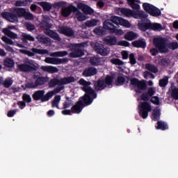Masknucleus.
<instances>
[{
	"label": "nucleus",
	"instance_id": "f257e3e1",
	"mask_svg": "<svg viewBox=\"0 0 178 178\" xmlns=\"http://www.w3.org/2000/svg\"><path fill=\"white\" fill-rule=\"evenodd\" d=\"M153 44L155 47L150 49L149 52L152 56H156L158 54H168V40L165 38H155L153 39Z\"/></svg>",
	"mask_w": 178,
	"mask_h": 178
},
{
	"label": "nucleus",
	"instance_id": "f03ea898",
	"mask_svg": "<svg viewBox=\"0 0 178 178\" xmlns=\"http://www.w3.org/2000/svg\"><path fill=\"white\" fill-rule=\"evenodd\" d=\"M65 89V86L57 87L54 90L49 91L45 94V90H39L34 92L32 95L33 101H41V102H47L49 99L52 98L53 95L58 94L62 90Z\"/></svg>",
	"mask_w": 178,
	"mask_h": 178
},
{
	"label": "nucleus",
	"instance_id": "7ed1b4c3",
	"mask_svg": "<svg viewBox=\"0 0 178 178\" xmlns=\"http://www.w3.org/2000/svg\"><path fill=\"white\" fill-rule=\"evenodd\" d=\"M70 106H72L71 110L72 113H76L78 115L81 113L83 109H84L82 101L78 100L74 104V102L72 99V97L66 96L65 101L63 103V109H67Z\"/></svg>",
	"mask_w": 178,
	"mask_h": 178
},
{
	"label": "nucleus",
	"instance_id": "20e7f679",
	"mask_svg": "<svg viewBox=\"0 0 178 178\" xmlns=\"http://www.w3.org/2000/svg\"><path fill=\"white\" fill-rule=\"evenodd\" d=\"M121 19L122 17H120L114 16L111 17V19H106L103 23V29L107 30L111 34L116 33V26L114 24L119 26Z\"/></svg>",
	"mask_w": 178,
	"mask_h": 178
},
{
	"label": "nucleus",
	"instance_id": "39448f33",
	"mask_svg": "<svg viewBox=\"0 0 178 178\" xmlns=\"http://www.w3.org/2000/svg\"><path fill=\"white\" fill-rule=\"evenodd\" d=\"M74 81H76L74 76H67L60 78V79L58 78H53L50 79L49 82V87L54 88L56 87V86H58V87H63V86L74 83Z\"/></svg>",
	"mask_w": 178,
	"mask_h": 178
},
{
	"label": "nucleus",
	"instance_id": "423d86ee",
	"mask_svg": "<svg viewBox=\"0 0 178 178\" xmlns=\"http://www.w3.org/2000/svg\"><path fill=\"white\" fill-rule=\"evenodd\" d=\"M81 47H83V44H81V43L68 44L67 48H68L70 51H72V52L69 54L70 58H81V56H83L84 55V51H83V49H81Z\"/></svg>",
	"mask_w": 178,
	"mask_h": 178
},
{
	"label": "nucleus",
	"instance_id": "0eeeda50",
	"mask_svg": "<svg viewBox=\"0 0 178 178\" xmlns=\"http://www.w3.org/2000/svg\"><path fill=\"white\" fill-rule=\"evenodd\" d=\"M97 97V92H85L84 95L79 97V101H81L83 107L86 108V106L91 105Z\"/></svg>",
	"mask_w": 178,
	"mask_h": 178
},
{
	"label": "nucleus",
	"instance_id": "6e6552de",
	"mask_svg": "<svg viewBox=\"0 0 178 178\" xmlns=\"http://www.w3.org/2000/svg\"><path fill=\"white\" fill-rule=\"evenodd\" d=\"M143 8L144 9L145 12L149 13L150 16H153L154 17H158L162 15L161 10L154 6H152L151 3H144L143 4Z\"/></svg>",
	"mask_w": 178,
	"mask_h": 178
},
{
	"label": "nucleus",
	"instance_id": "1a4fd4ad",
	"mask_svg": "<svg viewBox=\"0 0 178 178\" xmlns=\"http://www.w3.org/2000/svg\"><path fill=\"white\" fill-rule=\"evenodd\" d=\"M152 111L151 104L147 102H143L139 105V115L143 119H147L148 118V113Z\"/></svg>",
	"mask_w": 178,
	"mask_h": 178
},
{
	"label": "nucleus",
	"instance_id": "9d476101",
	"mask_svg": "<svg viewBox=\"0 0 178 178\" xmlns=\"http://www.w3.org/2000/svg\"><path fill=\"white\" fill-rule=\"evenodd\" d=\"M93 49L96 54L101 55V56H106L109 54V48L105 47L101 43H95L93 46Z\"/></svg>",
	"mask_w": 178,
	"mask_h": 178
},
{
	"label": "nucleus",
	"instance_id": "9b49d317",
	"mask_svg": "<svg viewBox=\"0 0 178 178\" xmlns=\"http://www.w3.org/2000/svg\"><path fill=\"white\" fill-rule=\"evenodd\" d=\"M33 79L35 80V84L38 87V86H44L45 83H47L49 78L42 76L40 72H35L33 75Z\"/></svg>",
	"mask_w": 178,
	"mask_h": 178
},
{
	"label": "nucleus",
	"instance_id": "f8f14e48",
	"mask_svg": "<svg viewBox=\"0 0 178 178\" xmlns=\"http://www.w3.org/2000/svg\"><path fill=\"white\" fill-rule=\"evenodd\" d=\"M44 62L45 63H49L50 65H62V63H67L69 60L66 58H59L47 57L44 59Z\"/></svg>",
	"mask_w": 178,
	"mask_h": 178
},
{
	"label": "nucleus",
	"instance_id": "ddd939ff",
	"mask_svg": "<svg viewBox=\"0 0 178 178\" xmlns=\"http://www.w3.org/2000/svg\"><path fill=\"white\" fill-rule=\"evenodd\" d=\"M1 16L8 22H10V23H15V22H17L19 19L17 18V15L16 14L9 12H3L1 13Z\"/></svg>",
	"mask_w": 178,
	"mask_h": 178
},
{
	"label": "nucleus",
	"instance_id": "4468645a",
	"mask_svg": "<svg viewBox=\"0 0 178 178\" xmlns=\"http://www.w3.org/2000/svg\"><path fill=\"white\" fill-rule=\"evenodd\" d=\"M94 90L95 92H98V91H103L106 88V86L105 85V81L104 79H99L93 83Z\"/></svg>",
	"mask_w": 178,
	"mask_h": 178
},
{
	"label": "nucleus",
	"instance_id": "2eb2a0df",
	"mask_svg": "<svg viewBox=\"0 0 178 178\" xmlns=\"http://www.w3.org/2000/svg\"><path fill=\"white\" fill-rule=\"evenodd\" d=\"M59 33L66 35V37H73L74 36V31L73 29L68 26H61L59 29Z\"/></svg>",
	"mask_w": 178,
	"mask_h": 178
},
{
	"label": "nucleus",
	"instance_id": "dca6fc26",
	"mask_svg": "<svg viewBox=\"0 0 178 178\" xmlns=\"http://www.w3.org/2000/svg\"><path fill=\"white\" fill-rule=\"evenodd\" d=\"M44 33L46 34V35H48V37H50V38H52L53 40L56 41H62V38L59 37V34H58V33L55 32L54 31L44 29Z\"/></svg>",
	"mask_w": 178,
	"mask_h": 178
},
{
	"label": "nucleus",
	"instance_id": "f3484780",
	"mask_svg": "<svg viewBox=\"0 0 178 178\" xmlns=\"http://www.w3.org/2000/svg\"><path fill=\"white\" fill-rule=\"evenodd\" d=\"M97 72V68L88 67L83 70L82 76H83V77H92V76H95Z\"/></svg>",
	"mask_w": 178,
	"mask_h": 178
},
{
	"label": "nucleus",
	"instance_id": "a211bd4d",
	"mask_svg": "<svg viewBox=\"0 0 178 178\" xmlns=\"http://www.w3.org/2000/svg\"><path fill=\"white\" fill-rule=\"evenodd\" d=\"M40 69L42 70V72H45L49 74H54L59 72V69H58V67L52 65H42L40 67Z\"/></svg>",
	"mask_w": 178,
	"mask_h": 178
},
{
	"label": "nucleus",
	"instance_id": "6ab92c4d",
	"mask_svg": "<svg viewBox=\"0 0 178 178\" xmlns=\"http://www.w3.org/2000/svg\"><path fill=\"white\" fill-rule=\"evenodd\" d=\"M19 69L22 70V72H33L34 70H37V67L35 65H30L29 64H21L19 65Z\"/></svg>",
	"mask_w": 178,
	"mask_h": 178
},
{
	"label": "nucleus",
	"instance_id": "aec40b11",
	"mask_svg": "<svg viewBox=\"0 0 178 178\" xmlns=\"http://www.w3.org/2000/svg\"><path fill=\"white\" fill-rule=\"evenodd\" d=\"M131 45L134 48H147V42L144 39H139L131 42Z\"/></svg>",
	"mask_w": 178,
	"mask_h": 178
},
{
	"label": "nucleus",
	"instance_id": "412c9836",
	"mask_svg": "<svg viewBox=\"0 0 178 178\" xmlns=\"http://www.w3.org/2000/svg\"><path fill=\"white\" fill-rule=\"evenodd\" d=\"M127 1L129 6H130L131 9H133L135 11L140 10V5L138 4L141 3L140 0H127Z\"/></svg>",
	"mask_w": 178,
	"mask_h": 178
},
{
	"label": "nucleus",
	"instance_id": "4be33fe9",
	"mask_svg": "<svg viewBox=\"0 0 178 178\" xmlns=\"http://www.w3.org/2000/svg\"><path fill=\"white\" fill-rule=\"evenodd\" d=\"M136 87L138 89L135 90L137 94H141V92H143L142 91H145V90H147V83L144 80L139 81Z\"/></svg>",
	"mask_w": 178,
	"mask_h": 178
},
{
	"label": "nucleus",
	"instance_id": "5701e85b",
	"mask_svg": "<svg viewBox=\"0 0 178 178\" xmlns=\"http://www.w3.org/2000/svg\"><path fill=\"white\" fill-rule=\"evenodd\" d=\"M134 19H147L148 17V14H146L145 12L140 10L136 11L134 10Z\"/></svg>",
	"mask_w": 178,
	"mask_h": 178
},
{
	"label": "nucleus",
	"instance_id": "b1692460",
	"mask_svg": "<svg viewBox=\"0 0 178 178\" xmlns=\"http://www.w3.org/2000/svg\"><path fill=\"white\" fill-rule=\"evenodd\" d=\"M138 38V34L134 33V31H128L125 33L124 38L127 41H134L136 38Z\"/></svg>",
	"mask_w": 178,
	"mask_h": 178
},
{
	"label": "nucleus",
	"instance_id": "393cba45",
	"mask_svg": "<svg viewBox=\"0 0 178 178\" xmlns=\"http://www.w3.org/2000/svg\"><path fill=\"white\" fill-rule=\"evenodd\" d=\"M104 42H106V44L107 45H116V43L118 42V39L116 38V37L115 36H106L104 40Z\"/></svg>",
	"mask_w": 178,
	"mask_h": 178
},
{
	"label": "nucleus",
	"instance_id": "a878e982",
	"mask_svg": "<svg viewBox=\"0 0 178 178\" xmlns=\"http://www.w3.org/2000/svg\"><path fill=\"white\" fill-rule=\"evenodd\" d=\"M138 29L141 31H147V30H151V22H139L138 24Z\"/></svg>",
	"mask_w": 178,
	"mask_h": 178
},
{
	"label": "nucleus",
	"instance_id": "bb28decb",
	"mask_svg": "<svg viewBox=\"0 0 178 178\" xmlns=\"http://www.w3.org/2000/svg\"><path fill=\"white\" fill-rule=\"evenodd\" d=\"M26 8H14V12L16 13L17 18L24 17V15H26Z\"/></svg>",
	"mask_w": 178,
	"mask_h": 178
},
{
	"label": "nucleus",
	"instance_id": "cd10ccee",
	"mask_svg": "<svg viewBox=\"0 0 178 178\" xmlns=\"http://www.w3.org/2000/svg\"><path fill=\"white\" fill-rule=\"evenodd\" d=\"M79 7L82 8L83 12L87 13L88 15H92L94 13V10L88 5L81 3L79 5Z\"/></svg>",
	"mask_w": 178,
	"mask_h": 178
},
{
	"label": "nucleus",
	"instance_id": "c85d7f7f",
	"mask_svg": "<svg viewBox=\"0 0 178 178\" xmlns=\"http://www.w3.org/2000/svg\"><path fill=\"white\" fill-rule=\"evenodd\" d=\"M121 13L122 15H124L127 17H133L134 10H131L130 8H122L120 10Z\"/></svg>",
	"mask_w": 178,
	"mask_h": 178
},
{
	"label": "nucleus",
	"instance_id": "c756f323",
	"mask_svg": "<svg viewBox=\"0 0 178 178\" xmlns=\"http://www.w3.org/2000/svg\"><path fill=\"white\" fill-rule=\"evenodd\" d=\"M161 118V110L156 108L152 111V119L154 122H157Z\"/></svg>",
	"mask_w": 178,
	"mask_h": 178
},
{
	"label": "nucleus",
	"instance_id": "7c9ffc66",
	"mask_svg": "<svg viewBox=\"0 0 178 178\" xmlns=\"http://www.w3.org/2000/svg\"><path fill=\"white\" fill-rule=\"evenodd\" d=\"M113 76L107 75L104 80V84L106 87H109V88H112L113 86Z\"/></svg>",
	"mask_w": 178,
	"mask_h": 178
},
{
	"label": "nucleus",
	"instance_id": "2f4dec72",
	"mask_svg": "<svg viewBox=\"0 0 178 178\" xmlns=\"http://www.w3.org/2000/svg\"><path fill=\"white\" fill-rule=\"evenodd\" d=\"M90 86H91V82H88L86 81L85 84L83 85L82 90L84 91V92H95L92 88H91Z\"/></svg>",
	"mask_w": 178,
	"mask_h": 178
},
{
	"label": "nucleus",
	"instance_id": "473e14b6",
	"mask_svg": "<svg viewBox=\"0 0 178 178\" xmlns=\"http://www.w3.org/2000/svg\"><path fill=\"white\" fill-rule=\"evenodd\" d=\"M89 62L92 66H98L101 63V58L97 56H92L90 58Z\"/></svg>",
	"mask_w": 178,
	"mask_h": 178
},
{
	"label": "nucleus",
	"instance_id": "72a5a7b5",
	"mask_svg": "<svg viewBox=\"0 0 178 178\" xmlns=\"http://www.w3.org/2000/svg\"><path fill=\"white\" fill-rule=\"evenodd\" d=\"M157 130H168L169 129V127L168 126V124L166 122H162V121H158L157 122V126L156 127Z\"/></svg>",
	"mask_w": 178,
	"mask_h": 178
},
{
	"label": "nucleus",
	"instance_id": "f704fd0d",
	"mask_svg": "<svg viewBox=\"0 0 178 178\" xmlns=\"http://www.w3.org/2000/svg\"><path fill=\"white\" fill-rule=\"evenodd\" d=\"M60 95H56L54 97V100L51 102V107L52 108H57L58 109H59V104L60 102Z\"/></svg>",
	"mask_w": 178,
	"mask_h": 178
},
{
	"label": "nucleus",
	"instance_id": "c9c22d12",
	"mask_svg": "<svg viewBox=\"0 0 178 178\" xmlns=\"http://www.w3.org/2000/svg\"><path fill=\"white\" fill-rule=\"evenodd\" d=\"M98 22L99 21L97 19L88 20L85 22V26L86 27H95V26H98Z\"/></svg>",
	"mask_w": 178,
	"mask_h": 178
},
{
	"label": "nucleus",
	"instance_id": "e433bc0d",
	"mask_svg": "<svg viewBox=\"0 0 178 178\" xmlns=\"http://www.w3.org/2000/svg\"><path fill=\"white\" fill-rule=\"evenodd\" d=\"M72 12H73V10H72L71 7H65L62 9L61 14L64 17H68L72 14Z\"/></svg>",
	"mask_w": 178,
	"mask_h": 178
},
{
	"label": "nucleus",
	"instance_id": "4c0bfd02",
	"mask_svg": "<svg viewBox=\"0 0 178 178\" xmlns=\"http://www.w3.org/2000/svg\"><path fill=\"white\" fill-rule=\"evenodd\" d=\"M3 33L6 35H8V37H9L10 38H13V40H16V38H17V34L13 33L12 31L8 29H4Z\"/></svg>",
	"mask_w": 178,
	"mask_h": 178
},
{
	"label": "nucleus",
	"instance_id": "58836bf2",
	"mask_svg": "<svg viewBox=\"0 0 178 178\" xmlns=\"http://www.w3.org/2000/svg\"><path fill=\"white\" fill-rule=\"evenodd\" d=\"M145 67H146L147 70H149V72H151L152 73H158V72H159L158 67H156L151 63L146 64Z\"/></svg>",
	"mask_w": 178,
	"mask_h": 178
},
{
	"label": "nucleus",
	"instance_id": "ea45409f",
	"mask_svg": "<svg viewBox=\"0 0 178 178\" xmlns=\"http://www.w3.org/2000/svg\"><path fill=\"white\" fill-rule=\"evenodd\" d=\"M31 51L33 54H38L39 55H47L48 50L44 49L32 48Z\"/></svg>",
	"mask_w": 178,
	"mask_h": 178
},
{
	"label": "nucleus",
	"instance_id": "a19ab883",
	"mask_svg": "<svg viewBox=\"0 0 178 178\" xmlns=\"http://www.w3.org/2000/svg\"><path fill=\"white\" fill-rule=\"evenodd\" d=\"M40 5L44 12H49L52 9V6L49 3L42 1L40 3Z\"/></svg>",
	"mask_w": 178,
	"mask_h": 178
},
{
	"label": "nucleus",
	"instance_id": "79ce46f5",
	"mask_svg": "<svg viewBox=\"0 0 178 178\" xmlns=\"http://www.w3.org/2000/svg\"><path fill=\"white\" fill-rule=\"evenodd\" d=\"M67 56V51H56L53 52L51 54V56H54L56 58H62L63 56Z\"/></svg>",
	"mask_w": 178,
	"mask_h": 178
},
{
	"label": "nucleus",
	"instance_id": "37998d69",
	"mask_svg": "<svg viewBox=\"0 0 178 178\" xmlns=\"http://www.w3.org/2000/svg\"><path fill=\"white\" fill-rule=\"evenodd\" d=\"M6 67H13L15 66V61L12 58H7L3 61Z\"/></svg>",
	"mask_w": 178,
	"mask_h": 178
},
{
	"label": "nucleus",
	"instance_id": "c03bdc74",
	"mask_svg": "<svg viewBox=\"0 0 178 178\" xmlns=\"http://www.w3.org/2000/svg\"><path fill=\"white\" fill-rule=\"evenodd\" d=\"M163 28H162V24H161L151 23L150 30H153L154 31H161L163 30Z\"/></svg>",
	"mask_w": 178,
	"mask_h": 178
},
{
	"label": "nucleus",
	"instance_id": "a18cd8bd",
	"mask_svg": "<svg viewBox=\"0 0 178 178\" xmlns=\"http://www.w3.org/2000/svg\"><path fill=\"white\" fill-rule=\"evenodd\" d=\"M22 41H24V42H26L27 41H32V42L35 41V39L34 38V37L27 33H22Z\"/></svg>",
	"mask_w": 178,
	"mask_h": 178
},
{
	"label": "nucleus",
	"instance_id": "49530a36",
	"mask_svg": "<svg viewBox=\"0 0 178 178\" xmlns=\"http://www.w3.org/2000/svg\"><path fill=\"white\" fill-rule=\"evenodd\" d=\"M15 6H27L30 5V1L29 0H18L15 3Z\"/></svg>",
	"mask_w": 178,
	"mask_h": 178
},
{
	"label": "nucleus",
	"instance_id": "de8ad7c7",
	"mask_svg": "<svg viewBox=\"0 0 178 178\" xmlns=\"http://www.w3.org/2000/svg\"><path fill=\"white\" fill-rule=\"evenodd\" d=\"M124 81H126V79H124V77L118 76L115 85L118 86H123L124 84Z\"/></svg>",
	"mask_w": 178,
	"mask_h": 178
},
{
	"label": "nucleus",
	"instance_id": "09e8293b",
	"mask_svg": "<svg viewBox=\"0 0 178 178\" xmlns=\"http://www.w3.org/2000/svg\"><path fill=\"white\" fill-rule=\"evenodd\" d=\"M22 99H23V102L25 104H26V102L27 104H30L33 101V99H31V96L29 94H27V93H24L22 95Z\"/></svg>",
	"mask_w": 178,
	"mask_h": 178
},
{
	"label": "nucleus",
	"instance_id": "8fccbe9b",
	"mask_svg": "<svg viewBox=\"0 0 178 178\" xmlns=\"http://www.w3.org/2000/svg\"><path fill=\"white\" fill-rule=\"evenodd\" d=\"M111 63L113 65H116L117 66H123V65H124V63L119 58H112L111 60Z\"/></svg>",
	"mask_w": 178,
	"mask_h": 178
},
{
	"label": "nucleus",
	"instance_id": "3c124183",
	"mask_svg": "<svg viewBox=\"0 0 178 178\" xmlns=\"http://www.w3.org/2000/svg\"><path fill=\"white\" fill-rule=\"evenodd\" d=\"M167 48L168 49H172V51H175V49H177L178 48L177 42H172L169 44L167 43Z\"/></svg>",
	"mask_w": 178,
	"mask_h": 178
},
{
	"label": "nucleus",
	"instance_id": "603ef678",
	"mask_svg": "<svg viewBox=\"0 0 178 178\" xmlns=\"http://www.w3.org/2000/svg\"><path fill=\"white\" fill-rule=\"evenodd\" d=\"M169 58H163L159 60V65H160V66H168V65H169Z\"/></svg>",
	"mask_w": 178,
	"mask_h": 178
},
{
	"label": "nucleus",
	"instance_id": "864d4df0",
	"mask_svg": "<svg viewBox=\"0 0 178 178\" xmlns=\"http://www.w3.org/2000/svg\"><path fill=\"white\" fill-rule=\"evenodd\" d=\"M76 19L79 22H84L86 20V15L83 13L78 11L76 13Z\"/></svg>",
	"mask_w": 178,
	"mask_h": 178
},
{
	"label": "nucleus",
	"instance_id": "5fc2aeb1",
	"mask_svg": "<svg viewBox=\"0 0 178 178\" xmlns=\"http://www.w3.org/2000/svg\"><path fill=\"white\" fill-rule=\"evenodd\" d=\"M12 84H13V81L10 79H6L3 86V87H5V88H9V87H10V86H12Z\"/></svg>",
	"mask_w": 178,
	"mask_h": 178
},
{
	"label": "nucleus",
	"instance_id": "6e6d98bb",
	"mask_svg": "<svg viewBox=\"0 0 178 178\" xmlns=\"http://www.w3.org/2000/svg\"><path fill=\"white\" fill-rule=\"evenodd\" d=\"M2 41H3V42H6V44H8V45H13V44H15V42H13V40H12V39L6 37V36H3L1 38Z\"/></svg>",
	"mask_w": 178,
	"mask_h": 178
},
{
	"label": "nucleus",
	"instance_id": "4d7b16f0",
	"mask_svg": "<svg viewBox=\"0 0 178 178\" xmlns=\"http://www.w3.org/2000/svg\"><path fill=\"white\" fill-rule=\"evenodd\" d=\"M120 26H124V27H130V22L129 21L123 19L121 17V19L120 20Z\"/></svg>",
	"mask_w": 178,
	"mask_h": 178
},
{
	"label": "nucleus",
	"instance_id": "13d9d810",
	"mask_svg": "<svg viewBox=\"0 0 178 178\" xmlns=\"http://www.w3.org/2000/svg\"><path fill=\"white\" fill-rule=\"evenodd\" d=\"M140 99L142 101H144L145 102H147V101H149V96L148 93H147V92H143L140 95Z\"/></svg>",
	"mask_w": 178,
	"mask_h": 178
},
{
	"label": "nucleus",
	"instance_id": "bf43d9fd",
	"mask_svg": "<svg viewBox=\"0 0 178 178\" xmlns=\"http://www.w3.org/2000/svg\"><path fill=\"white\" fill-rule=\"evenodd\" d=\"M169 83L168 79H162L159 80V84L160 87H166Z\"/></svg>",
	"mask_w": 178,
	"mask_h": 178
},
{
	"label": "nucleus",
	"instance_id": "052dcab7",
	"mask_svg": "<svg viewBox=\"0 0 178 178\" xmlns=\"http://www.w3.org/2000/svg\"><path fill=\"white\" fill-rule=\"evenodd\" d=\"M24 17L26 20H33L34 19V15L31 14L30 12L25 11V15Z\"/></svg>",
	"mask_w": 178,
	"mask_h": 178
},
{
	"label": "nucleus",
	"instance_id": "680f3d73",
	"mask_svg": "<svg viewBox=\"0 0 178 178\" xmlns=\"http://www.w3.org/2000/svg\"><path fill=\"white\" fill-rule=\"evenodd\" d=\"M129 62L131 65H136V63H137V60H136V57L133 53L129 54Z\"/></svg>",
	"mask_w": 178,
	"mask_h": 178
},
{
	"label": "nucleus",
	"instance_id": "e2e57ef3",
	"mask_svg": "<svg viewBox=\"0 0 178 178\" xmlns=\"http://www.w3.org/2000/svg\"><path fill=\"white\" fill-rule=\"evenodd\" d=\"M144 79H147L149 77L150 79H155V75L149 71L144 72Z\"/></svg>",
	"mask_w": 178,
	"mask_h": 178
},
{
	"label": "nucleus",
	"instance_id": "0e129e2a",
	"mask_svg": "<svg viewBox=\"0 0 178 178\" xmlns=\"http://www.w3.org/2000/svg\"><path fill=\"white\" fill-rule=\"evenodd\" d=\"M25 26L28 31H34V30H35V26H34V24H32L31 23H26L25 24Z\"/></svg>",
	"mask_w": 178,
	"mask_h": 178
},
{
	"label": "nucleus",
	"instance_id": "69168bd1",
	"mask_svg": "<svg viewBox=\"0 0 178 178\" xmlns=\"http://www.w3.org/2000/svg\"><path fill=\"white\" fill-rule=\"evenodd\" d=\"M19 51L21 52V54H24L28 56H34V53L33 51H30L29 50L20 49Z\"/></svg>",
	"mask_w": 178,
	"mask_h": 178
},
{
	"label": "nucleus",
	"instance_id": "338daca9",
	"mask_svg": "<svg viewBox=\"0 0 178 178\" xmlns=\"http://www.w3.org/2000/svg\"><path fill=\"white\" fill-rule=\"evenodd\" d=\"M118 45L120 47H129L130 45V42L126 40H121L118 42Z\"/></svg>",
	"mask_w": 178,
	"mask_h": 178
},
{
	"label": "nucleus",
	"instance_id": "774afa93",
	"mask_svg": "<svg viewBox=\"0 0 178 178\" xmlns=\"http://www.w3.org/2000/svg\"><path fill=\"white\" fill-rule=\"evenodd\" d=\"M151 102H152V104H154V105H159V97L158 96L152 97L151 99Z\"/></svg>",
	"mask_w": 178,
	"mask_h": 178
}]
</instances>
